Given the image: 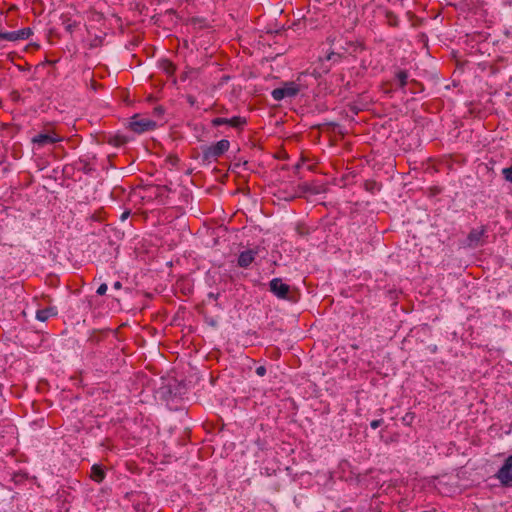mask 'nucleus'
<instances>
[{
	"label": "nucleus",
	"mask_w": 512,
	"mask_h": 512,
	"mask_svg": "<svg viewBox=\"0 0 512 512\" xmlns=\"http://www.w3.org/2000/svg\"><path fill=\"white\" fill-rule=\"evenodd\" d=\"M230 142L227 139H222L216 144L202 147V160L206 163H211L229 150Z\"/></svg>",
	"instance_id": "1"
},
{
	"label": "nucleus",
	"mask_w": 512,
	"mask_h": 512,
	"mask_svg": "<svg viewBox=\"0 0 512 512\" xmlns=\"http://www.w3.org/2000/svg\"><path fill=\"white\" fill-rule=\"evenodd\" d=\"M301 90V85L297 81L285 82L282 87L272 90L271 96L276 101H281L284 98H293Z\"/></svg>",
	"instance_id": "2"
},
{
	"label": "nucleus",
	"mask_w": 512,
	"mask_h": 512,
	"mask_svg": "<svg viewBox=\"0 0 512 512\" xmlns=\"http://www.w3.org/2000/svg\"><path fill=\"white\" fill-rule=\"evenodd\" d=\"M158 393L160 397L164 400H168L173 397H182L186 394V385L182 382L174 381V383H169L163 385L159 388Z\"/></svg>",
	"instance_id": "3"
},
{
	"label": "nucleus",
	"mask_w": 512,
	"mask_h": 512,
	"mask_svg": "<svg viewBox=\"0 0 512 512\" xmlns=\"http://www.w3.org/2000/svg\"><path fill=\"white\" fill-rule=\"evenodd\" d=\"M157 126V123L148 118H141L139 114H135L131 117L128 127L135 133H143L146 131L154 130Z\"/></svg>",
	"instance_id": "4"
},
{
	"label": "nucleus",
	"mask_w": 512,
	"mask_h": 512,
	"mask_svg": "<svg viewBox=\"0 0 512 512\" xmlns=\"http://www.w3.org/2000/svg\"><path fill=\"white\" fill-rule=\"evenodd\" d=\"M270 291L280 299L295 302V298L290 294V286L283 283L281 278H273L269 283Z\"/></svg>",
	"instance_id": "5"
},
{
	"label": "nucleus",
	"mask_w": 512,
	"mask_h": 512,
	"mask_svg": "<svg viewBox=\"0 0 512 512\" xmlns=\"http://www.w3.org/2000/svg\"><path fill=\"white\" fill-rule=\"evenodd\" d=\"M496 478L503 486H510L512 483V455L509 456L502 467L496 473Z\"/></svg>",
	"instance_id": "6"
},
{
	"label": "nucleus",
	"mask_w": 512,
	"mask_h": 512,
	"mask_svg": "<svg viewBox=\"0 0 512 512\" xmlns=\"http://www.w3.org/2000/svg\"><path fill=\"white\" fill-rule=\"evenodd\" d=\"M61 141H62V138L54 132L39 133L31 139L32 144L38 148H42L46 145H52L54 143L61 142Z\"/></svg>",
	"instance_id": "7"
},
{
	"label": "nucleus",
	"mask_w": 512,
	"mask_h": 512,
	"mask_svg": "<svg viewBox=\"0 0 512 512\" xmlns=\"http://www.w3.org/2000/svg\"><path fill=\"white\" fill-rule=\"evenodd\" d=\"M487 237L485 226H481L477 229H472L466 239L467 246L469 248H477L478 246L483 245V238Z\"/></svg>",
	"instance_id": "8"
},
{
	"label": "nucleus",
	"mask_w": 512,
	"mask_h": 512,
	"mask_svg": "<svg viewBox=\"0 0 512 512\" xmlns=\"http://www.w3.org/2000/svg\"><path fill=\"white\" fill-rule=\"evenodd\" d=\"M31 34L32 30L30 28H22L18 31L0 32V39L14 42L18 40L28 39Z\"/></svg>",
	"instance_id": "9"
},
{
	"label": "nucleus",
	"mask_w": 512,
	"mask_h": 512,
	"mask_svg": "<svg viewBox=\"0 0 512 512\" xmlns=\"http://www.w3.org/2000/svg\"><path fill=\"white\" fill-rule=\"evenodd\" d=\"M246 122V118L241 116H234L231 119L219 117L212 120V125L215 127L220 125H230L234 128H242Z\"/></svg>",
	"instance_id": "10"
},
{
	"label": "nucleus",
	"mask_w": 512,
	"mask_h": 512,
	"mask_svg": "<svg viewBox=\"0 0 512 512\" xmlns=\"http://www.w3.org/2000/svg\"><path fill=\"white\" fill-rule=\"evenodd\" d=\"M257 254V250L248 249L240 253L238 257V266L242 268H247L255 259V255Z\"/></svg>",
	"instance_id": "11"
},
{
	"label": "nucleus",
	"mask_w": 512,
	"mask_h": 512,
	"mask_svg": "<svg viewBox=\"0 0 512 512\" xmlns=\"http://www.w3.org/2000/svg\"><path fill=\"white\" fill-rule=\"evenodd\" d=\"M56 314H57V310H56L55 307H48V308H45V309L38 310L37 313H36V318L39 321L44 322L48 318H50L51 316H54Z\"/></svg>",
	"instance_id": "12"
},
{
	"label": "nucleus",
	"mask_w": 512,
	"mask_h": 512,
	"mask_svg": "<svg viewBox=\"0 0 512 512\" xmlns=\"http://www.w3.org/2000/svg\"><path fill=\"white\" fill-rule=\"evenodd\" d=\"M91 478L96 482H101L105 478V472L99 465H93L91 468Z\"/></svg>",
	"instance_id": "13"
},
{
	"label": "nucleus",
	"mask_w": 512,
	"mask_h": 512,
	"mask_svg": "<svg viewBox=\"0 0 512 512\" xmlns=\"http://www.w3.org/2000/svg\"><path fill=\"white\" fill-rule=\"evenodd\" d=\"M128 142V138L122 135H115L110 137L109 143L115 146H121Z\"/></svg>",
	"instance_id": "14"
},
{
	"label": "nucleus",
	"mask_w": 512,
	"mask_h": 512,
	"mask_svg": "<svg viewBox=\"0 0 512 512\" xmlns=\"http://www.w3.org/2000/svg\"><path fill=\"white\" fill-rule=\"evenodd\" d=\"M398 81H399V84H400V87L403 88L406 83H407V78H408V74L406 71H399L396 75Z\"/></svg>",
	"instance_id": "15"
},
{
	"label": "nucleus",
	"mask_w": 512,
	"mask_h": 512,
	"mask_svg": "<svg viewBox=\"0 0 512 512\" xmlns=\"http://www.w3.org/2000/svg\"><path fill=\"white\" fill-rule=\"evenodd\" d=\"M502 174L506 181L512 183V166L503 168Z\"/></svg>",
	"instance_id": "16"
},
{
	"label": "nucleus",
	"mask_w": 512,
	"mask_h": 512,
	"mask_svg": "<svg viewBox=\"0 0 512 512\" xmlns=\"http://www.w3.org/2000/svg\"><path fill=\"white\" fill-rule=\"evenodd\" d=\"M415 416L413 413H406L405 416L402 417V422L405 424V425H411L413 420H414Z\"/></svg>",
	"instance_id": "17"
},
{
	"label": "nucleus",
	"mask_w": 512,
	"mask_h": 512,
	"mask_svg": "<svg viewBox=\"0 0 512 512\" xmlns=\"http://www.w3.org/2000/svg\"><path fill=\"white\" fill-rule=\"evenodd\" d=\"M248 165V161H243L241 162V160H239L238 162H235L233 164V170H239L240 168H243V169H247L246 166Z\"/></svg>",
	"instance_id": "18"
},
{
	"label": "nucleus",
	"mask_w": 512,
	"mask_h": 512,
	"mask_svg": "<svg viewBox=\"0 0 512 512\" xmlns=\"http://www.w3.org/2000/svg\"><path fill=\"white\" fill-rule=\"evenodd\" d=\"M340 58H341V55L334 53V52H331L326 56V60H328V61H330V60L338 61V60H340Z\"/></svg>",
	"instance_id": "19"
},
{
	"label": "nucleus",
	"mask_w": 512,
	"mask_h": 512,
	"mask_svg": "<svg viewBox=\"0 0 512 512\" xmlns=\"http://www.w3.org/2000/svg\"><path fill=\"white\" fill-rule=\"evenodd\" d=\"M108 287H107V284L103 283L101 284L98 289H97V294L98 295H104L107 291Z\"/></svg>",
	"instance_id": "20"
},
{
	"label": "nucleus",
	"mask_w": 512,
	"mask_h": 512,
	"mask_svg": "<svg viewBox=\"0 0 512 512\" xmlns=\"http://www.w3.org/2000/svg\"><path fill=\"white\" fill-rule=\"evenodd\" d=\"M303 21H305V18H303V19H298L297 21H295V22L292 24V28H293L294 30H300V29L302 28V27H301V25H302V22H303Z\"/></svg>",
	"instance_id": "21"
},
{
	"label": "nucleus",
	"mask_w": 512,
	"mask_h": 512,
	"mask_svg": "<svg viewBox=\"0 0 512 512\" xmlns=\"http://www.w3.org/2000/svg\"><path fill=\"white\" fill-rule=\"evenodd\" d=\"M256 374L260 377H263L266 374V368L264 366L257 367Z\"/></svg>",
	"instance_id": "22"
},
{
	"label": "nucleus",
	"mask_w": 512,
	"mask_h": 512,
	"mask_svg": "<svg viewBox=\"0 0 512 512\" xmlns=\"http://www.w3.org/2000/svg\"><path fill=\"white\" fill-rule=\"evenodd\" d=\"M382 422H383L382 419L373 420V421H371L370 426H371V428L376 429L382 424Z\"/></svg>",
	"instance_id": "23"
},
{
	"label": "nucleus",
	"mask_w": 512,
	"mask_h": 512,
	"mask_svg": "<svg viewBox=\"0 0 512 512\" xmlns=\"http://www.w3.org/2000/svg\"><path fill=\"white\" fill-rule=\"evenodd\" d=\"M186 99H187V102L191 105V106H194L195 103H196V98L192 95H187L186 96Z\"/></svg>",
	"instance_id": "24"
},
{
	"label": "nucleus",
	"mask_w": 512,
	"mask_h": 512,
	"mask_svg": "<svg viewBox=\"0 0 512 512\" xmlns=\"http://www.w3.org/2000/svg\"><path fill=\"white\" fill-rule=\"evenodd\" d=\"M76 27V23H67L65 28L68 32L72 33L74 28Z\"/></svg>",
	"instance_id": "25"
},
{
	"label": "nucleus",
	"mask_w": 512,
	"mask_h": 512,
	"mask_svg": "<svg viewBox=\"0 0 512 512\" xmlns=\"http://www.w3.org/2000/svg\"><path fill=\"white\" fill-rule=\"evenodd\" d=\"M163 113H164V109H163V107H162V106H158V107L154 108V114H155V115L160 116V115H162Z\"/></svg>",
	"instance_id": "26"
},
{
	"label": "nucleus",
	"mask_w": 512,
	"mask_h": 512,
	"mask_svg": "<svg viewBox=\"0 0 512 512\" xmlns=\"http://www.w3.org/2000/svg\"><path fill=\"white\" fill-rule=\"evenodd\" d=\"M122 287V284L121 282L119 281H116L114 284H113V288L114 289H120Z\"/></svg>",
	"instance_id": "27"
},
{
	"label": "nucleus",
	"mask_w": 512,
	"mask_h": 512,
	"mask_svg": "<svg viewBox=\"0 0 512 512\" xmlns=\"http://www.w3.org/2000/svg\"><path fill=\"white\" fill-rule=\"evenodd\" d=\"M98 41H99L98 39H95L94 42L91 44V46H93V47L97 46L98 45Z\"/></svg>",
	"instance_id": "28"
},
{
	"label": "nucleus",
	"mask_w": 512,
	"mask_h": 512,
	"mask_svg": "<svg viewBox=\"0 0 512 512\" xmlns=\"http://www.w3.org/2000/svg\"><path fill=\"white\" fill-rule=\"evenodd\" d=\"M128 215H129V212H125V213H123V215H122V219L127 218V216H128Z\"/></svg>",
	"instance_id": "29"
},
{
	"label": "nucleus",
	"mask_w": 512,
	"mask_h": 512,
	"mask_svg": "<svg viewBox=\"0 0 512 512\" xmlns=\"http://www.w3.org/2000/svg\"><path fill=\"white\" fill-rule=\"evenodd\" d=\"M351 347H352L353 349H358V345H356V344L351 345Z\"/></svg>",
	"instance_id": "30"
},
{
	"label": "nucleus",
	"mask_w": 512,
	"mask_h": 512,
	"mask_svg": "<svg viewBox=\"0 0 512 512\" xmlns=\"http://www.w3.org/2000/svg\"><path fill=\"white\" fill-rule=\"evenodd\" d=\"M389 21H390V24H392V25H395V24H396V23L394 22V19H391V20H389Z\"/></svg>",
	"instance_id": "31"
},
{
	"label": "nucleus",
	"mask_w": 512,
	"mask_h": 512,
	"mask_svg": "<svg viewBox=\"0 0 512 512\" xmlns=\"http://www.w3.org/2000/svg\"><path fill=\"white\" fill-rule=\"evenodd\" d=\"M389 21H390V24H392V25H395V24H396V23L394 22V19H391V20H389Z\"/></svg>",
	"instance_id": "32"
},
{
	"label": "nucleus",
	"mask_w": 512,
	"mask_h": 512,
	"mask_svg": "<svg viewBox=\"0 0 512 512\" xmlns=\"http://www.w3.org/2000/svg\"><path fill=\"white\" fill-rule=\"evenodd\" d=\"M308 190H309L308 187L303 186V191H308Z\"/></svg>",
	"instance_id": "33"
}]
</instances>
